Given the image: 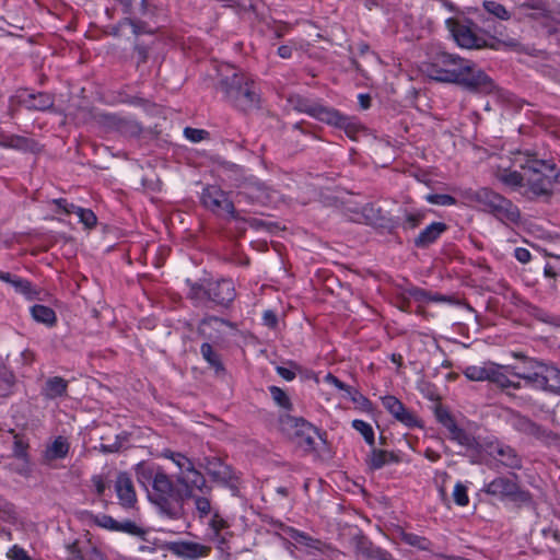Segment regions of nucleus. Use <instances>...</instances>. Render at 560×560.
Here are the masks:
<instances>
[{
  "label": "nucleus",
  "mask_w": 560,
  "mask_h": 560,
  "mask_svg": "<svg viewBox=\"0 0 560 560\" xmlns=\"http://www.w3.org/2000/svg\"><path fill=\"white\" fill-rule=\"evenodd\" d=\"M517 375L535 388L560 394V370L556 366L530 359L524 362V371Z\"/></svg>",
  "instance_id": "3"
},
{
  "label": "nucleus",
  "mask_w": 560,
  "mask_h": 560,
  "mask_svg": "<svg viewBox=\"0 0 560 560\" xmlns=\"http://www.w3.org/2000/svg\"><path fill=\"white\" fill-rule=\"evenodd\" d=\"M525 184L536 195L547 194L551 190L559 172L555 164L542 160H534L523 167Z\"/></svg>",
  "instance_id": "5"
},
{
  "label": "nucleus",
  "mask_w": 560,
  "mask_h": 560,
  "mask_svg": "<svg viewBox=\"0 0 560 560\" xmlns=\"http://www.w3.org/2000/svg\"><path fill=\"white\" fill-rule=\"evenodd\" d=\"M386 458H387V454L385 451L373 450L371 452L368 463L372 469H380L385 465Z\"/></svg>",
  "instance_id": "47"
},
{
  "label": "nucleus",
  "mask_w": 560,
  "mask_h": 560,
  "mask_svg": "<svg viewBox=\"0 0 560 560\" xmlns=\"http://www.w3.org/2000/svg\"><path fill=\"white\" fill-rule=\"evenodd\" d=\"M11 285L15 289L16 292L25 295L30 300H33L37 296V291L26 279L14 276L13 280L11 281Z\"/></svg>",
  "instance_id": "36"
},
{
  "label": "nucleus",
  "mask_w": 560,
  "mask_h": 560,
  "mask_svg": "<svg viewBox=\"0 0 560 560\" xmlns=\"http://www.w3.org/2000/svg\"><path fill=\"white\" fill-rule=\"evenodd\" d=\"M269 390H270V395H271L273 401L279 407H281L285 411L291 410V408H292L291 399H290L289 395L282 388L278 387V386H270Z\"/></svg>",
  "instance_id": "38"
},
{
  "label": "nucleus",
  "mask_w": 560,
  "mask_h": 560,
  "mask_svg": "<svg viewBox=\"0 0 560 560\" xmlns=\"http://www.w3.org/2000/svg\"><path fill=\"white\" fill-rule=\"evenodd\" d=\"M476 201L483 211L493 214L504 223H516L520 220L517 207L491 189L482 188L478 190Z\"/></svg>",
  "instance_id": "4"
},
{
  "label": "nucleus",
  "mask_w": 560,
  "mask_h": 560,
  "mask_svg": "<svg viewBox=\"0 0 560 560\" xmlns=\"http://www.w3.org/2000/svg\"><path fill=\"white\" fill-rule=\"evenodd\" d=\"M28 443L21 439L18 434L14 435L13 456L20 459H27Z\"/></svg>",
  "instance_id": "48"
},
{
  "label": "nucleus",
  "mask_w": 560,
  "mask_h": 560,
  "mask_svg": "<svg viewBox=\"0 0 560 560\" xmlns=\"http://www.w3.org/2000/svg\"><path fill=\"white\" fill-rule=\"evenodd\" d=\"M185 137L191 142H200L208 137V131L203 129L186 127L184 130Z\"/></svg>",
  "instance_id": "50"
},
{
  "label": "nucleus",
  "mask_w": 560,
  "mask_h": 560,
  "mask_svg": "<svg viewBox=\"0 0 560 560\" xmlns=\"http://www.w3.org/2000/svg\"><path fill=\"white\" fill-rule=\"evenodd\" d=\"M149 58V50L147 47L137 45L133 49V59L136 61L137 67L145 63Z\"/></svg>",
  "instance_id": "52"
},
{
  "label": "nucleus",
  "mask_w": 560,
  "mask_h": 560,
  "mask_svg": "<svg viewBox=\"0 0 560 560\" xmlns=\"http://www.w3.org/2000/svg\"><path fill=\"white\" fill-rule=\"evenodd\" d=\"M278 54L281 58H290L292 55V48L287 45H282L278 48Z\"/></svg>",
  "instance_id": "64"
},
{
  "label": "nucleus",
  "mask_w": 560,
  "mask_h": 560,
  "mask_svg": "<svg viewBox=\"0 0 560 560\" xmlns=\"http://www.w3.org/2000/svg\"><path fill=\"white\" fill-rule=\"evenodd\" d=\"M70 450V444L65 436H57L44 452V458L48 462L65 458Z\"/></svg>",
  "instance_id": "23"
},
{
  "label": "nucleus",
  "mask_w": 560,
  "mask_h": 560,
  "mask_svg": "<svg viewBox=\"0 0 560 560\" xmlns=\"http://www.w3.org/2000/svg\"><path fill=\"white\" fill-rule=\"evenodd\" d=\"M317 120H326L327 122H332L338 125L339 119H332V117L337 116V113L327 110L326 108L317 106Z\"/></svg>",
  "instance_id": "54"
},
{
  "label": "nucleus",
  "mask_w": 560,
  "mask_h": 560,
  "mask_svg": "<svg viewBox=\"0 0 560 560\" xmlns=\"http://www.w3.org/2000/svg\"><path fill=\"white\" fill-rule=\"evenodd\" d=\"M401 539L412 546V547H416L420 550H429L430 549V541L425 538V537H422V536H419V535H416V534H412V533H405L402 532L401 533Z\"/></svg>",
  "instance_id": "40"
},
{
  "label": "nucleus",
  "mask_w": 560,
  "mask_h": 560,
  "mask_svg": "<svg viewBox=\"0 0 560 560\" xmlns=\"http://www.w3.org/2000/svg\"><path fill=\"white\" fill-rule=\"evenodd\" d=\"M74 213L79 217L80 222L86 229H93L97 224V218L95 213L91 209H84L81 207H77Z\"/></svg>",
  "instance_id": "42"
},
{
  "label": "nucleus",
  "mask_w": 560,
  "mask_h": 560,
  "mask_svg": "<svg viewBox=\"0 0 560 560\" xmlns=\"http://www.w3.org/2000/svg\"><path fill=\"white\" fill-rule=\"evenodd\" d=\"M8 557L11 560H32V558L27 555V552L19 546H13L8 551Z\"/></svg>",
  "instance_id": "55"
},
{
  "label": "nucleus",
  "mask_w": 560,
  "mask_h": 560,
  "mask_svg": "<svg viewBox=\"0 0 560 560\" xmlns=\"http://www.w3.org/2000/svg\"><path fill=\"white\" fill-rule=\"evenodd\" d=\"M33 144H34L33 140H31L28 138L18 136V135H9L8 143H7L5 148L21 150V151H27V150H32Z\"/></svg>",
  "instance_id": "39"
},
{
  "label": "nucleus",
  "mask_w": 560,
  "mask_h": 560,
  "mask_svg": "<svg viewBox=\"0 0 560 560\" xmlns=\"http://www.w3.org/2000/svg\"><path fill=\"white\" fill-rule=\"evenodd\" d=\"M384 408L399 422L412 428L418 424L417 418L410 412L404 404L392 395H386L381 398Z\"/></svg>",
  "instance_id": "14"
},
{
  "label": "nucleus",
  "mask_w": 560,
  "mask_h": 560,
  "mask_svg": "<svg viewBox=\"0 0 560 560\" xmlns=\"http://www.w3.org/2000/svg\"><path fill=\"white\" fill-rule=\"evenodd\" d=\"M279 430L299 448L310 452L313 450V425L302 418L283 413L278 420Z\"/></svg>",
  "instance_id": "7"
},
{
  "label": "nucleus",
  "mask_w": 560,
  "mask_h": 560,
  "mask_svg": "<svg viewBox=\"0 0 560 560\" xmlns=\"http://www.w3.org/2000/svg\"><path fill=\"white\" fill-rule=\"evenodd\" d=\"M277 372L285 381H292L295 377V372L284 366H278Z\"/></svg>",
  "instance_id": "62"
},
{
  "label": "nucleus",
  "mask_w": 560,
  "mask_h": 560,
  "mask_svg": "<svg viewBox=\"0 0 560 560\" xmlns=\"http://www.w3.org/2000/svg\"><path fill=\"white\" fill-rule=\"evenodd\" d=\"M514 256L522 264L528 262L532 258L530 252L524 247L515 248Z\"/></svg>",
  "instance_id": "59"
},
{
  "label": "nucleus",
  "mask_w": 560,
  "mask_h": 560,
  "mask_svg": "<svg viewBox=\"0 0 560 560\" xmlns=\"http://www.w3.org/2000/svg\"><path fill=\"white\" fill-rule=\"evenodd\" d=\"M446 230L443 222H433L423 229L416 238L417 246H427L436 241L441 234Z\"/></svg>",
  "instance_id": "25"
},
{
  "label": "nucleus",
  "mask_w": 560,
  "mask_h": 560,
  "mask_svg": "<svg viewBox=\"0 0 560 560\" xmlns=\"http://www.w3.org/2000/svg\"><path fill=\"white\" fill-rule=\"evenodd\" d=\"M31 315L37 323L52 327L57 323V315L51 307L42 304H35L31 307Z\"/></svg>",
  "instance_id": "26"
},
{
  "label": "nucleus",
  "mask_w": 560,
  "mask_h": 560,
  "mask_svg": "<svg viewBox=\"0 0 560 560\" xmlns=\"http://www.w3.org/2000/svg\"><path fill=\"white\" fill-rule=\"evenodd\" d=\"M208 492H210V488L207 486V489L201 492V495H195L192 493V497L189 498L194 499L195 509L198 513V517L201 520L212 514L211 500L206 495Z\"/></svg>",
  "instance_id": "29"
},
{
  "label": "nucleus",
  "mask_w": 560,
  "mask_h": 560,
  "mask_svg": "<svg viewBox=\"0 0 560 560\" xmlns=\"http://www.w3.org/2000/svg\"><path fill=\"white\" fill-rule=\"evenodd\" d=\"M264 324L270 328H276L278 325V317L275 312L268 310L262 315Z\"/></svg>",
  "instance_id": "58"
},
{
  "label": "nucleus",
  "mask_w": 560,
  "mask_h": 560,
  "mask_svg": "<svg viewBox=\"0 0 560 560\" xmlns=\"http://www.w3.org/2000/svg\"><path fill=\"white\" fill-rule=\"evenodd\" d=\"M510 499L522 504H528L532 502L530 493L526 490H522L517 483H515V491L510 494Z\"/></svg>",
  "instance_id": "51"
},
{
  "label": "nucleus",
  "mask_w": 560,
  "mask_h": 560,
  "mask_svg": "<svg viewBox=\"0 0 560 560\" xmlns=\"http://www.w3.org/2000/svg\"><path fill=\"white\" fill-rule=\"evenodd\" d=\"M201 466L213 481L225 485L233 479V471L231 467L223 463L219 457H205Z\"/></svg>",
  "instance_id": "17"
},
{
  "label": "nucleus",
  "mask_w": 560,
  "mask_h": 560,
  "mask_svg": "<svg viewBox=\"0 0 560 560\" xmlns=\"http://www.w3.org/2000/svg\"><path fill=\"white\" fill-rule=\"evenodd\" d=\"M325 382L329 385H332L339 389H343L345 392L347 390V388L349 386L345 385L342 382H340L336 376H334L332 374L328 373L326 376H325Z\"/></svg>",
  "instance_id": "61"
},
{
  "label": "nucleus",
  "mask_w": 560,
  "mask_h": 560,
  "mask_svg": "<svg viewBox=\"0 0 560 560\" xmlns=\"http://www.w3.org/2000/svg\"><path fill=\"white\" fill-rule=\"evenodd\" d=\"M94 522L96 525H98L100 527H103V528H106V529H110V530H116V527H117V521H115L112 516L109 515H101V516H96L94 518Z\"/></svg>",
  "instance_id": "53"
},
{
  "label": "nucleus",
  "mask_w": 560,
  "mask_h": 560,
  "mask_svg": "<svg viewBox=\"0 0 560 560\" xmlns=\"http://www.w3.org/2000/svg\"><path fill=\"white\" fill-rule=\"evenodd\" d=\"M23 104L31 110H48L55 104L54 95L47 92L30 93L23 98Z\"/></svg>",
  "instance_id": "20"
},
{
  "label": "nucleus",
  "mask_w": 560,
  "mask_h": 560,
  "mask_svg": "<svg viewBox=\"0 0 560 560\" xmlns=\"http://www.w3.org/2000/svg\"><path fill=\"white\" fill-rule=\"evenodd\" d=\"M287 535L295 546L312 547L313 538L305 533H302L295 528H288Z\"/></svg>",
  "instance_id": "43"
},
{
  "label": "nucleus",
  "mask_w": 560,
  "mask_h": 560,
  "mask_svg": "<svg viewBox=\"0 0 560 560\" xmlns=\"http://www.w3.org/2000/svg\"><path fill=\"white\" fill-rule=\"evenodd\" d=\"M352 428L363 436V439L368 445H370V446L374 445L375 434H374V430L370 423H368L364 420L354 419L352 421Z\"/></svg>",
  "instance_id": "34"
},
{
  "label": "nucleus",
  "mask_w": 560,
  "mask_h": 560,
  "mask_svg": "<svg viewBox=\"0 0 560 560\" xmlns=\"http://www.w3.org/2000/svg\"><path fill=\"white\" fill-rule=\"evenodd\" d=\"M202 358L207 363L214 369L215 374L220 375L225 372L224 365L220 359V355L213 350L209 342H203L200 347Z\"/></svg>",
  "instance_id": "28"
},
{
  "label": "nucleus",
  "mask_w": 560,
  "mask_h": 560,
  "mask_svg": "<svg viewBox=\"0 0 560 560\" xmlns=\"http://www.w3.org/2000/svg\"><path fill=\"white\" fill-rule=\"evenodd\" d=\"M166 550L183 560H199L209 557L212 548L191 540H176L167 542Z\"/></svg>",
  "instance_id": "11"
},
{
  "label": "nucleus",
  "mask_w": 560,
  "mask_h": 560,
  "mask_svg": "<svg viewBox=\"0 0 560 560\" xmlns=\"http://www.w3.org/2000/svg\"><path fill=\"white\" fill-rule=\"evenodd\" d=\"M423 71L430 79L441 82L456 83V79L458 78V67L447 69L439 65L431 63L427 65Z\"/></svg>",
  "instance_id": "22"
},
{
  "label": "nucleus",
  "mask_w": 560,
  "mask_h": 560,
  "mask_svg": "<svg viewBox=\"0 0 560 560\" xmlns=\"http://www.w3.org/2000/svg\"><path fill=\"white\" fill-rule=\"evenodd\" d=\"M516 481L511 478L498 477L483 486V490L491 495L510 498L515 491Z\"/></svg>",
  "instance_id": "19"
},
{
  "label": "nucleus",
  "mask_w": 560,
  "mask_h": 560,
  "mask_svg": "<svg viewBox=\"0 0 560 560\" xmlns=\"http://www.w3.org/2000/svg\"><path fill=\"white\" fill-rule=\"evenodd\" d=\"M202 206L219 217H229L234 220L240 219L235 210L233 201L229 198L228 192L219 186L209 185L201 192Z\"/></svg>",
  "instance_id": "8"
},
{
  "label": "nucleus",
  "mask_w": 560,
  "mask_h": 560,
  "mask_svg": "<svg viewBox=\"0 0 560 560\" xmlns=\"http://www.w3.org/2000/svg\"><path fill=\"white\" fill-rule=\"evenodd\" d=\"M219 72L221 75L219 89L230 104L244 112L257 106L259 95L254 81L248 75L230 65L222 66Z\"/></svg>",
  "instance_id": "2"
},
{
  "label": "nucleus",
  "mask_w": 560,
  "mask_h": 560,
  "mask_svg": "<svg viewBox=\"0 0 560 560\" xmlns=\"http://www.w3.org/2000/svg\"><path fill=\"white\" fill-rule=\"evenodd\" d=\"M115 491L120 505L125 509H133L137 503V494L133 482L128 472H119L115 481Z\"/></svg>",
  "instance_id": "16"
},
{
  "label": "nucleus",
  "mask_w": 560,
  "mask_h": 560,
  "mask_svg": "<svg viewBox=\"0 0 560 560\" xmlns=\"http://www.w3.org/2000/svg\"><path fill=\"white\" fill-rule=\"evenodd\" d=\"M137 481L145 489L150 503L158 512L170 520H180L185 516L184 503L191 495L173 480L161 466L139 463L136 468Z\"/></svg>",
  "instance_id": "1"
},
{
  "label": "nucleus",
  "mask_w": 560,
  "mask_h": 560,
  "mask_svg": "<svg viewBox=\"0 0 560 560\" xmlns=\"http://www.w3.org/2000/svg\"><path fill=\"white\" fill-rule=\"evenodd\" d=\"M124 9L125 13H131L133 2L135 0H116ZM142 3L145 2V0H141Z\"/></svg>",
  "instance_id": "63"
},
{
  "label": "nucleus",
  "mask_w": 560,
  "mask_h": 560,
  "mask_svg": "<svg viewBox=\"0 0 560 560\" xmlns=\"http://www.w3.org/2000/svg\"><path fill=\"white\" fill-rule=\"evenodd\" d=\"M492 369V362H486L481 365H469L464 370V375L474 382L490 381Z\"/></svg>",
  "instance_id": "27"
},
{
  "label": "nucleus",
  "mask_w": 560,
  "mask_h": 560,
  "mask_svg": "<svg viewBox=\"0 0 560 560\" xmlns=\"http://www.w3.org/2000/svg\"><path fill=\"white\" fill-rule=\"evenodd\" d=\"M228 322L224 320L223 318H220V317H217V316H209V317H205L198 328H197V332L198 335H200L201 337L206 338V339H212L214 336L209 331V328H214L215 326H222V325H226Z\"/></svg>",
  "instance_id": "33"
},
{
  "label": "nucleus",
  "mask_w": 560,
  "mask_h": 560,
  "mask_svg": "<svg viewBox=\"0 0 560 560\" xmlns=\"http://www.w3.org/2000/svg\"><path fill=\"white\" fill-rule=\"evenodd\" d=\"M346 393L358 410L366 413H373V404L364 395L350 386L347 388Z\"/></svg>",
  "instance_id": "30"
},
{
  "label": "nucleus",
  "mask_w": 560,
  "mask_h": 560,
  "mask_svg": "<svg viewBox=\"0 0 560 560\" xmlns=\"http://www.w3.org/2000/svg\"><path fill=\"white\" fill-rule=\"evenodd\" d=\"M209 526L212 530L211 539L219 545L223 544L225 539L221 535V532L229 527L228 522L218 512H213Z\"/></svg>",
  "instance_id": "31"
},
{
  "label": "nucleus",
  "mask_w": 560,
  "mask_h": 560,
  "mask_svg": "<svg viewBox=\"0 0 560 560\" xmlns=\"http://www.w3.org/2000/svg\"><path fill=\"white\" fill-rule=\"evenodd\" d=\"M523 371L524 366L522 370H520L518 368L501 366L493 363L490 382L495 383L502 388L515 387V382L512 380V377L522 378L520 375H517V373H522Z\"/></svg>",
  "instance_id": "18"
},
{
  "label": "nucleus",
  "mask_w": 560,
  "mask_h": 560,
  "mask_svg": "<svg viewBox=\"0 0 560 560\" xmlns=\"http://www.w3.org/2000/svg\"><path fill=\"white\" fill-rule=\"evenodd\" d=\"M68 381L60 376L48 377L42 388V395L46 399H56L67 395Z\"/></svg>",
  "instance_id": "21"
},
{
  "label": "nucleus",
  "mask_w": 560,
  "mask_h": 560,
  "mask_svg": "<svg viewBox=\"0 0 560 560\" xmlns=\"http://www.w3.org/2000/svg\"><path fill=\"white\" fill-rule=\"evenodd\" d=\"M500 417L509 423L512 428L520 432L530 433L533 432V423L525 417L521 416L520 413L511 410V409H504L502 410Z\"/></svg>",
  "instance_id": "24"
},
{
  "label": "nucleus",
  "mask_w": 560,
  "mask_h": 560,
  "mask_svg": "<svg viewBox=\"0 0 560 560\" xmlns=\"http://www.w3.org/2000/svg\"><path fill=\"white\" fill-rule=\"evenodd\" d=\"M116 530L139 537L145 534V530L132 521L117 522Z\"/></svg>",
  "instance_id": "45"
},
{
  "label": "nucleus",
  "mask_w": 560,
  "mask_h": 560,
  "mask_svg": "<svg viewBox=\"0 0 560 560\" xmlns=\"http://www.w3.org/2000/svg\"><path fill=\"white\" fill-rule=\"evenodd\" d=\"M236 296L235 287L232 280L222 279L219 281H208V300L213 303L226 306Z\"/></svg>",
  "instance_id": "13"
},
{
  "label": "nucleus",
  "mask_w": 560,
  "mask_h": 560,
  "mask_svg": "<svg viewBox=\"0 0 560 560\" xmlns=\"http://www.w3.org/2000/svg\"><path fill=\"white\" fill-rule=\"evenodd\" d=\"M457 77L456 83L469 91L489 94L495 90L493 81L483 71L472 66L460 65Z\"/></svg>",
  "instance_id": "9"
},
{
  "label": "nucleus",
  "mask_w": 560,
  "mask_h": 560,
  "mask_svg": "<svg viewBox=\"0 0 560 560\" xmlns=\"http://www.w3.org/2000/svg\"><path fill=\"white\" fill-rule=\"evenodd\" d=\"M92 481H93V485L95 487V491L97 493V495L102 497L105 492V489H106V485L104 482V479L102 478V476H94L92 478Z\"/></svg>",
  "instance_id": "60"
},
{
  "label": "nucleus",
  "mask_w": 560,
  "mask_h": 560,
  "mask_svg": "<svg viewBox=\"0 0 560 560\" xmlns=\"http://www.w3.org/2000/svg\"><path fill=\"white\" fill-rule=\"evenodd\" d=\"M88 541L74 540L66 546V560H85Z\"/></svg>",
  "instance_id": "35"
},
{
  "label": "nucleus",
  "mask_w": 560,
  "mask_h": 560,
  "mask_svg": "<svg viewBox=\"0 0 560 560\" xmlns=\"http://www.w3.org/2000/svg\"><path fill=\"white\" fill-rule=\"evenodd\" d=\"M425 200L438 206H454L456 203V199L446 194H430L425 196Z\"/></svg>",
  "instance_id": "46"
},
{
  "label": "nucleus",
  "mask_w": 560,
  "mask_h": 560,
  "mask_svg": "<svg viewBox=\"0 0 560 560\" xmlns=\"http://www.w3.org/2000/svg\"><path fill=\"white\" fill-rule=\"evenodd\" d=\"M52 203L56 205L58 209L66 214L74 213V210L77 208V206H74L73 203H69L68 200L65 198L54 199Z\"/></svg>",
  "instance_id": "57"
},
{
  "label": "nucleus",
  "mask_w": 560,
  "mask_h": 560,
  "mask_svg": "<svg viewBox=\"0 0 560 560\" xmlns=\"http://www.w3.org/2000/svg\"><path fill=\"white\" fill-rule=\"evenodd\" d=\"M237 196L249 203H266L271 197L269 187L257 179L244 183Z\"/></svg>",
  "instance_id": "15"
},
{
  "label": "nucleus",
  "mask_w": 560,
  "mask_h": 560,
  "mask_svg": "<svg viewBox=\"0 0 560 560\" xmlns=\"http://www.w3.org/2000/svg\"><path fill=\"white\" fill-rule=\"evenodd\" d=\"M453 499L455 503L459 506H465L468 504L469 499L467 494V488L463 483L457 482L455 485L453 490Z\"/></svg>",
  "instance_id": "49"
},
{
  "label": "nucleus",
  "mask_w": 560,
  "mask_h": 560,
  "mask_svg": "<svg viewBox=\"0 0 560 560\" xmlns=\"http://www.w3.org/2000/svg\"><path fill=\"white\" fill-rule=\"evenodd\" d=\"M455 43L462 48H479L481 39L472 32L471 27L455 19L445 21Z\"/></svg>",
  "instance_id": "12"
},
{
  "label": "nucleus",
  "mask_w": 560,
  "mask_h": 560,
  "mask_svg": "<svg viewBox=\"0 0 560 560\" xmlns=\"http://www.w3.org/2000/svg\"><path fill=\"white\" fill-rule=\"evenodd\" d=\"M85 560H105L103 553L98 550L96 546L88 541L86 551H85Z\"/></svg>",
  "instance_id": "56"
},
{
  "label": "nucleus",
  "mask_w": 560,
  "mask_h": 560,
  "mask_svg": "<svg viewBox=\"0 0 560 560\" xmlns=\"http://www.w3.org/2000/svg\"><path fill=\"white\" fill-rule=\"evenodd\" d=\"M483 8L488 13L492 14L493 16L500 20H508L510 18V14L506 11V9L495 1H485Z\"/></svg>",
  "instance_id": "44"
},
{
  "label": "nucleus",
  "mask_w": 560,
  "mask_h": 560,
  "mask_svg": "<svg viewBox=\"0 0 560 560\" xmlns=\"http://www.w3.org/2000/svg\"><path fill=\"white\" fill-rule=\"evenodd\" d=\"M493 453L495 454V458H498L504 466L506 467H517L518 459L514 453V451L510 446L498 445L495 446Z\"/></svg>",
  "instance_id": "32"
},
{
  "label": "nucleus",
  "mask_w": 560,
  "mask_h": 560,
  "mask_svg": "<svg viewBox=\"0 0 560 560\" xmlns=\"http://www.w3.org/2000/svg\"><path fill=\"white\" fill-rule=\"evenodd\" d=\"M434 415L438 422L447 430L451 440L467 448L475 446L474 438L456 424L454 417L446 408L436 407Z\"/></svg>",
  "instance_id": "10"
},
{
  "label": "nucleus",
  "mask_w": 560,
  "mask_h": 560,
  "mask_svg": "<svg viewBox=\"0 0 560 560\" xmlns=\"http://www.w3.org/2000/svg\"><path fill=\"white\" fill-rule=\"evenodd\" d=\"M163 456L171 459L178 467L180 474L177 476V483L187 488L188 495H191L195 490L203 492L207 489L203 475L195 468L194 463L186 455L165 450Z\"/></svg>",
  "instance_id": "6"
},
{
  "label": "nucleus",
  "mask_w": 560,
  "mask_h": 560,
  "mask_svg": "<svg viewBox=\"0 0 560 560\" xmlns=\"http://www.w3.org/2000/svg\"><path fill=\"white\" fill-rule=\"evenodd\" d=\"M500 179L508 186L518 187L525 184V173H518L517 171H505Z\"/></svg>",
  "instance_id": "41"
},
{
  "label": "nucleus",
  "mask_w": 560,
  "mask_h": 560,
  "mask_svg": "<svg viewBox=\"0 0 560 560\" xmlns=\"http://www.w3.org/2000/svg\"><path fill=\"white\" fill-rule=\"evenodd\" d=\"M189 287V291L187 293L188 298L194 301H205L208 300V282H192L190 280L186 281Z\"/></svg>",
  "instance_id": "37"
}]
</instances>
